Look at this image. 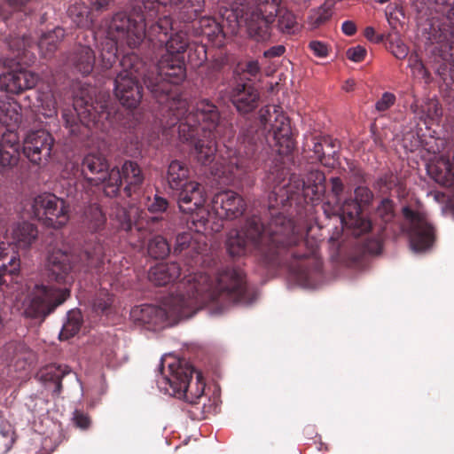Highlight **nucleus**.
Wrapping results in <instances>:
<instances>
[{
  "label": "nucleus",
  "mask_w": 454,
  "mask_h": 454,
  "mask_svg": "<svg viewBox=\"0 0 454 454\" xmlns=\"http://www.w3.org/2000/svg\"><path fill=\"white\" fill-rule=\"evenodd\" d=\"M88 226L92 231L100 229L106 223V217L101 209L94 205L85 213Z\"/></svg>",
  "instance_id": "37"
},
{
  "label": "nucleus",
  "mask_w": 454,
  "mask_h": 454,
  "mask_svg": "<svg viewBox=\"0 0 454 454\" xmlns=\"http://www.w3.org/2000/svg\"><path fill=\"white\" fill-rule=\"evenodd\" d=\"M180 275V267L176 262H161L152 267L149 279L153 284L163 286L174 281Z\"/></svg>",
  "instance_id": "24"
},
{
  "label": "nucleus",
  "mask_w": 454,
  "mask_h": 454,
  "mask_svg": "<svg viewBox=\"0 0 454 454\" xmlns=\"http://www.w3.org/2000/svg\"><path fill=\"white\" fill-rule=\"evenodd\" d=\"M298 4H307L309 0H294Z\"/></svg>",
  "instance_id": "64"
},
{
  "label": "nucleus",
  "mask_w": 454,
  "mask_h": 454,
  "mask_svg": "<svg viewBox=\"0 0 454 454\" xmlns=\"http://www.w3.org/2000/svg\"><path fill=\"white\" fill-rule=\"evenodd\" d=\"M167 180L169 188L176 192L189 183V168L179 160H172L168 168Z\"/></svg>",
  "instance_id": "27"
},
{
  "label": "nucleus",
  "mask_w": 454,
  "mask_h": 454,
  "mask_svg": "<svg viewBox=\"0 0 454 454\" xmlns=\"http://www.w3.org/2000/svg\"><path fill=\"white\" fill-rule=\"evenodd\" d=\"M205 247L206 243L202 239V237L199 236L195 239L190 232H183L176 236L174 253L181 254L185 252L191 254V256H193V254L199 255L205 250Z\"/></svg>",
  "instance_id": "26"
},
{
  "label": "nucleus",
  "mask_w": 454,
  "mask_h": 454,
  "mask_svg": "<svg viewBox=\"0 0 454 454\" xmlns=\"http://www.w3.org/2000/svg\"><path fill=\"white\" fill-rule=\"evenodd\" d=\"M143 212L137 207L131 206L129 210L116 207L111 216L116 222V226L125 231L131 230L133 222L143 218Z\"/></svg>",
  "instance_id": "28"
},
{
  "label": "nucleus",
  "mask_w": 454,
  "mask_h": 454,
  "mask_svg": "<svg viewBox=\"0 0 454 454\" xmlns=\"http://www.w3.org/2000/svg\"><path fill=\"white\" fill-rule=\"evenodd\" d=\"M109 166L106 158L98 153L87 154L82 163V174L91 185L107 184L110 175Z\"/></svg>",
  "instance_id": "18"
},
{
  "label": "nucleus",
  "mask_w": 454,
  "mask_h": 454,
  "mask_svg": "<svg viewBox=\"0 0 454 454\" xmlns=\"http://www.w3.org/2000/svg\"><path fill=\"white\" fill-rule=\"evenodd\" d=\"M0 436L3 445L9 450L15 441V432L13 427L7 421H2L0 424Z\"/></svg>",
  "instance_id": "39"
},
{
  "label": "nucleus",
  "mask_w": 454,
  "mask_h": 454,
  "mask_svg": "<svg viewBox=\"0 0 454 454\" xmlns=\"http://www.w3.org/2000/svg\"><path fill=\"white\" fill-rule=\"evenodd\" d=\"M144 181V175L138 164L127 160L121 168H113L110 170L109 179L104 187V192L109 197L116 195L122 184H125V192L130 194Z\"/></svg>",
  "instance_id": "14"
},
{
  "label": "nucleus",
  "mask_w": 454,
  "mask_h": 454,
  "mask_svg": "<svg viewBox=\"0 0 454 454\" xmlns=\"http://www.w3.org/2000/svg\"><path fill=\"white\" fill-rule=\"evenodd\" d=\"M297 231L292 220L279 215L271 220L269 226L262 228L258 221L249 223L246 230L231 231L229 233L226 247L231 256L245 255L250 246L258 247L262 243L277 247L294 245Z\"/></svg>",
  "instance_id": "5"
},
{
  "label": "nucleus",
  "mask_w": 454,
  "mask_h": 454,
  "mask_svg": "<svg viewBox=\"0 0 454 454\" xmlns=\"http://www.w3.org/2000/svg\"><path fill=\"white\" fill-rule=\"evenodd\" d=\"M67 13L73 22L78 27H89L92 22V20L90 17L89 7L83 3H75L69 6Z\"/></svg>",
  "instance_id": "32"
},
{
  "label": "nucleus",
  "mask_w": 454,
  "mask_h": 454,
  "mask_svg": "<svg viewBox=\"0 0 454 454\" xmlns=\"http://www.w3.org/2000/svg\"><path fill=\"white\" fill-rule=\"evenodd\" d=\"M200 26L201 27V33L209 35L211 31H215L214 29H210V27H215L216 24L215 21L210 18H202L200 20Z\"/></svg>",
  "instance_id": "51"
},
{
  "label": "nucleus",
  "mask_w": 454,
  "mask_h": 454,
  "mask_svg": "<svg viewBox=\"0 0 454 454\" xmlns=\"http://www.w3.org/2000/svg\"><path fill=\"white\" fill-rule=\"evenodd\" d=\"M341 30L346 35H353L356 31V26L353 21L346 20L341 25Z\"/></svg>",
  "instance_id": "53"
},
{
  "label": "nucleus",
  "mask_w": 454,
  "mask_h": 454,
  "mask_svg": "<svg viewBox=\"0 0 454 454\" xmlns=\"http://www.w3.org/2000/svg\"><path fill=\"white\" fill-rule=\"evenodd\" d=\"M415 115L422 120L427 127L438 123L441 120L442 112L439 103L435 98H428L420 104L415 103L411 106Z\"/></svg>",
  "instance_id": "23"
},
{
  "label": "nucleus",
  "mask_w": 454,
  "mask_h": 454,
  "mask_svg": "<svg viewBox=\"0 0 454 454\" xmlns=\"http://www.w3.org/2000/svg\"><path fill=\"white\" fill-rule=\"evenodd\" d=\"M428 199H433L435 202H444L446 200V196L444 193L441 192H430L427 193Z\"/></svg>",
  "instance_id": "56"
},
{
  "label": "nucleus",
  "mask_w": 454,
  "mask_h": 454,
  "mask_svg": "<svg viewBox=\"0 0 454 454\" xmlns=\"http://www.w3.org/2000/svg\"><path fill=\"white\" fill-rule=\"evenodd\" d=\"M313 151H314V153L315 155L317 156V158L322 161L323 160V156L325 154L324 151H323V145L319 142H315L314 143V147H313Z\"/></svg>",
  "instance_id": "57"
},
{
  "label": "nucleus",
  "mask_w": 454,
  "mask_h": 454,
  "mask_svg": "<svg viewBox=\"0 0 454 454\" xmlns=\"http://www.w3.org/2000/svg\"><path fill=\"white\" fill-rule=\"evenodd\" d=\"M195 51L198 52V60H193L192 53L189 54L190 61L193 63L194 66H200L206 59V51L203 46H199Z\"/></svg>",
  "instance_id": "55"
},
{
  "label": "nucleus",
  "mask_w": 454,
  "mask_h": 454,
  "mask_svg": "<svg viewBox=\"0 0 454 454\" xmlns=\"http://www.w3.org/2000/svg\"><path fill=\"white\" fill-rule=\"evenodd\" d=\"M169 110L177 120L178 137L193 145L194 159L202 165L211 163L215 158V139L219 132V113L207 99L190 106L186 99L173 98Z\"/></svg>",
  "instance_id": "4"
},
{
  "label": "nucleus",
  "mask_w": 454,
  "mask_h": 454,
  "mask_svg": "<svg viewBox=\"0 0 454 454\" xmlns=\"http://www.w3.org/2000/svg\"><path fill=\"white\" fill-rule=\"evenodd\" d=\"M355 85H356V82L353 79H348L347 81H345V82L343 83L342 85V89L347 91V92H350L354 90L355 88Z\"/></svg>",
  "instance_id": "59"
},
{
  "label": "nucleus",
  "mask_w": 454,
  "mask_h": 454,
  "mask_svg": "<svg viewBox=\"0 0 454 454\" xmlns=\"http://www.w3.org/2000/svg\"><path fill=\"white\" fill-rule=\"evenodd\" d=\"M172 359L168 364V373L157 379L158 387L165 394L195 403L205 389L201 373L184 361Z\"/></svg>",
  "instance_id": "7"
},
{
  "label": "nucleus",
  "mask_w": 454,
  "mask_h": 454,
  "mask_svg": "<svg viewBox=\"0 0 454 454\" xmlns=\"http://www.w3.org/2000/svg\"><path fill=\"white\" fill-rule=\"evenodd\" d=\"M147 209L151 213H162L168 207V201L166 199L155 195L153 200L148 199Z\"/></svg>",
  "instance_id": "42"
},
{
  "label": "nucleus",
  "mask_w": 454,
  "mask_h": 454,
  "mask_svg": "<svg viewBox=\"0 0 454 454\" xmlns=\"http://www.w3.org/2000/svg\"><path fill=\"white\" fill-rule=\"evenodd\" d=\"M316 175H317V179L318 181L324 180V176H323V175L320 172H317Z\"/></svg>",
  "instance_id": "62"
},
{
  "label": "nucleus",
  "mask_w": 454,
  "mask_h": 454,
  "mask_svg": "<svg viewBox=\"0 0 454 454\" xmlns=\"http://www.w3.org/2000/svg\"><path fill=\"white\" fill-rule=\"evenodd\" d=\"M38 101L40 102L39 107L43 115L53 117L57 114V103L51 90L40 92Z\"/></svg>",
  "instance_id": "35"
},
{
  "label": "nucleus",
  "mask_w": 454,
  "mask_h": 454,
  "mask_svg": "<svg viewBox=\"0 0 454 454\" xmlns=\"http://www.w3.org/2000/svg\"><path fill=\"white\" fill-rule=\"evenodd\" d=\"M231 99L239 113L247 114L257 106L259 93L250 84H238L231 91Z\"/></svg>",
  "instance_id": "20"
},
{
  "label": "nucleus",
  "mask_w": 454,
  "mask_h": 454,
  "mask_svg": "<svg viewBox=\"0 0 454 454\" xmlns=\"http://www.w3.org/2000/svg\"><path fill=\"white\" fill-rule=\"evenodd\" d=\"M20 271V260L16 255L12 256L8 264L0 267V287L12 283Z\"/></svg>",
  "instance_id": "34"
},
{
  "label": "nucleus",
  "mask_w": 454,
  "mask_h": 454,
  "mask_svg": "<svg viewBox=\"0 0 454 454\" xmlns=\"http://www.w3.org/2000/svg\"><path fill=\"white\" fill-rule=\"evenodd\" d=\"M82 325V314L78 309H72L67 315V321L64 323L59 333L60 340H67L78 333Z\"/></svg>",
  "instance_id": "31"
},
{
  "label": "nucleus",
  "mask_w": 454,
  "mask_h": 454,
  "mask_svg": "<svg viewBox=\"0 0 454 454\" xmlns=\"http://www.w3.org/2000/svg\"><path fill=\"white\" fill-rule=\"evenodd\" d=\"M389 50L391 53L399 59H405L409 54L408 46L398 35H395L390 39Z\"/></svg>",
  "instance_id": "38"
},
{
  "label": "nucleus",
  "mask_w": 454,
  "mask_h": 454,
  "mask_svg": "<svg viewBox=\"0 0 454 454\" xmlns=\"http://www.w3.org/2000/svg\"><path fill=\"white\" fill-rule=\"evenodd\" d=\"M112 304V297L107 292H102L93 301V309L96 311L104 312Z\"/></svg>",
  "instance_id": "43"
},
{
  "label": "nucleus",
  "mask_w": 454,
  "mask_h": 454,
  "mask_svg": "<svg viewBox=\"0 0 454 454\" xmlns=\"http://www.w3.org/2000/svg\"><path fill=\"white\" fill-rule=\"evenodd\" d=\"M181 213L189 215L190 228L198 233L207 231L210 210L207 205L205 187L199 182L192 180L175 192Z\"/></svg>",
  "instance_id": "8"
},
{
  "label": "nucleus",
  "mask_w": 454,
  "mask_h": 454,
  "mask_svg": "<svg viewBox=\"0 0 454 454\" xmlns=\"http://www.w3.org/2000/svg\"><path fill=\"white\" fill-rule=\"evenodd\" d=\"M438 11L445 13L449 19L454 21V0H434Z\"/></svg>",
  "instance_id": "48"
},
{
  "label": "nucleus",
  "mask_w": 454,
  "mask_h": 454,
  "mask_svg": "<svg viewBox=\"0 0 454 454\" xmlns=\"http://www.w3.org/2000/svg\"><path fill=\"white\" fill-rule=\"evenodd\" d=\"M32 207L35 216L43 220L48 226L59 228L68 222L67 206L54 194L43 193L36 196Z\"/></svg>",
  "instance_id": "13"
},
{
  "label": "nucleus",
  "mask_w": 454,
  "mask_h": 454,
  "mask_svg": "<svg viewBox=\"0 0 454 454\" xmlns=\"http://www.w3.org/2000/svg\"><path fill=\"white\" fill-rule=\"evenodd\" d=\"M74 255L66 248H53L47 257L48 278L51 281L63 285V287L54 288L45 285H35L33 287L21 286L15 297L17 309L31 318L44 317L51 313L69 296L70 286L74 282Z\"/></svg>",
  "instance_id": "3"
},
{
  "label": "nucleus",
  "mask_w": 454,
  "mask_h": 454,
  "mask_svg": "<svg viewBox=\"0 0 454 454\" xmlns=\"http://www.w3.org/2000/svg\"><path fill=\"white\" fill-rule=\"evenodd\" d=\"M20 106L7 95L0 96V121L12 127L21 121Z\"/></svg>",
  "instance_id": "25"
},
{
  "label": "nucleus",
  "mask_w": 454,
  "mask_h": 454,
  "mask_svg": "<svg viewBox=\"0 0 454 454\" xmlns=\"http://www.w3.org/2000/svg\"><path fill=\"white\" fill-rule=\"evenodd\" d=\"M331 184H332V192L335 196L338 211H339V214L340 215V206L343 203V201L341 200V193L343 191V184L339 177L331 178Z\"/></svg>",
  "instance_id": "46"
},
{
  "label": "nucleus",
  "mask_w": 454,
  "mask_h": 454,
  "mask_svg": "<svg viewBox=\"0 0 454 454\" xmlns=\"http://www.w3.org/2000/svg\"><path fill=\"white\" fill-rule=\"evenodd\" d=\"M18 4H24L27 0H14Z\"/></svg>",
  "instance_id": "63"
},
{
  "label": "nucleus",
  "mask_w": 454,
  "mask_h": 454,
  "mask_svg": "<svg viewBox=\"0 0 454 454\" xmlns=\"http://www.w3.org/2000/svg\"><path fill=\"white\" fill-rule=\"evenodd\" d=\"M245 70L249 75L255 76L260 71L259 63L256 60L248 61Z\"/></svg>",
  "instance_id": "54"
},
{
  "label": "nucleus",
  "mask_w": 454,
  "mask_h": 454,
  "mask_svg": "<svg viewBox=\"0 0 454 454\" xmlns=\"http://www.w3.org/2000/svg\"><path fill=\"white\" fill-rule=\"evenodd\" d=\"M170 251L167 240L161 236H155L150 239L148 244V253L154 258H164Z\"/></svg>",
  "instance_id": "36"
},
{
  "label": "nucleus",
  "mask_w": 454,
  "mask_h": 454,
  "mask_svg": "<svg viewBox=\"0 0 454 454\" xmlns=\"http://www.w3.org/2000/svg\"><path fill=\"white\" fill-rule=\"evenodd\" d=\"M37 238L36 228L28 222H18L13 223L10 229L6 231L4 242L0 243V258L7 254L8 248H28Z\"/></svg>",
  "instance_id": "17"
},
{
  "label": "nucleus",
  "mask_w": 454,
  "mask_h": 454,
  "mask_svg": "<svg viewBox=\"0 0 454 454\" xmlns=\"http://www.w3.org/2000/svg\"><path fill=\"white\" fill-rule=\"evenodd\" d=\"M52 145L53 138L46 130L30 131L24 139L23 153L31 162L39 164L50 157Z\"/></svg>",
  "instance_id": "16"
},
{
  "label": "nucleus",
  "mask_w": 454,
  "mask_h": 454,
  "mask_svg": "<svg viewBox=\"0 0 454 454\" xmlns=\"http://www.w3.org/2000/svg\"><path fill=\"white\" fill-rule=\"evenodd\" d=\"M184 0H157V3L143 2L142 6H134L130 13L118 12L111 19L105 20L99 29L92 33L94 39L101 40L98 46V60L103 68L108 69L115 63L118 48L127 46L129 49L138 47L144 39L165 44L164 54L157 64V76L152 78L145 74V64L135 53L127 54L121 60V71L114 82V93L121 104L128 108L138 106L141 98V87L138 78L143 76L144 82L153 95L161 101L160 98L168 96L169 84L182 82L186 75L184 61L179 56L189 45L187 34L177 31L168 36L172 30V21L168 16L159 19L145 30L146 20L156 15L159 4L176 5Z\"/></svg>",
  "instance_id": "1"
},
{
  "label": "nucleus",
  "mask_w": 454,
  "mask_h": 454,
  "mask_svg": "<svg viewBox=\"0 0 454 454\" xmlns=\"http://www.w3.org/2000/svg\"><path fill=\"white\" fill-rule=\"evenodd\" d=\"M38 75L27 69L19 68L8 71L0 75V90L18 94L35 86Z\"/></svg>",
  "instance_id": "19"
},
{
  "label": "nucleus",
  "mask_w": 454,
  "mask_h": 454,
  "mask_svg": "<svg viewBox=\"0 0 454 454\" xmlns=\"http://www.w3.org/2000/svg\"><path fill=\"white\" fill-rule=\"evenodd\" d=\"M375 35V30L372 27H367L364 30V35L368 40L372 41Z\"/></svg>",
  "instance_id": "60"
},
{
  "label": "nucleus",
  "mask_w": 454,
  "mask_h": 454,
  "mask_svg": "<svg viewBox=\"0 0 454 454\" xmlns=\"http://www.w3.org/2000/svg\"><path fill=\"white\" fill-rule=\"evenodd\" d=\"M278 15V27L286 34H293L297 27L296 18L286 9L277 10L274 0H258L249 6H242L232 11L230 16L234 18L235 24L231 31L236 32L239 27L245 26L248 35L255 41H266L270 35V25Z\"/></svg>",
  "instance_id": "6"
},
{
  "label": "nucleus",
  "mask_w": 454,
  "mask_h": 454,
  "mask_svg": "<svg viewBox=\"0 0 454 454\" xmlns=\"http://www.w3.org/2000/svg\"><path fill=\"white\" fill-rule=\"evenodd\" d=\"M310 51L317 58H325L329 52V47L321 41H311L309 44Z\"/></svg>",
  "instance_id": "47"
},
{
  "label": "nucleus",
  "mask_w": 454,
  "mask_h": 454,
  "mask_svg": "<svg viewBox=\"0 0 454 454\" xmlns=\"http://www.w3.org/2000/svg\"><path fill=\"white\" fill-rule=\"evenodd\" d=\"M284 52L285 47L283 45H276L264 51V56L267 58L279 57Z\"/></svg>",
  "instance_id": "52"
},
{
  "label": "nucleus",
  "mask_w": 454,
  "mask_h": 454,
  "mask_svg": "<svg viewBox=\"0 0 454 454\" xmlns=\"http://www.w3.org/2000/svg\"><path fill=\"white\" fill-rule=\"evenodd\" d=\"M64 35V29L61 27H56L52 31L43 34L37 45L41 55L44 58L51 56L57 50L58 44Z\"/></svg>",
  "instance_id": "30"
},
{
  "label": "nucleus",
  "mask_w": 454,
  "mask_h": 454,
  "mask_svg": "<svg viewBox=\"0 0 454 454\" xmlns=\"http://www.w3.org/2000/svg\"><path fill=\"white\" fill-rule=\"evenodd\" d=\"M260 121L269 131V144L279 155L288 154L294 149L292 131L288 118L280 107L269 106L260 111Z\"/></svg>",
  "instance_id": "9"
},
{
  "label": "nucleus",
  "mask_w": 454,
  "mask_h": 454,
  "mask_svg": "<svg viewBox=\"0 0 454 454\" xmlns=\"http://www.w3.org/2000/svg\"><path fill=\"white\" fill-rule=\"evenodd\" d=\"M32 402H33L32 397H29V399L26 402V405L29 409H31L33 411H37V403H35V405H32Z\"/></svg>",
  "instance_id": "61"
},
{
  "label": "nucleus",
  "mask_w": 454,
  "mask_h": 454,
  "mask_svg": "<svg viewBox=\"0 0 454 454\" xmlns=\"http://www.w3.org/2000/svg\"><path fill=\"white\" fill-rule=\"evenodd\" d=\"M100 118L95 107L82 98H75L73 106L62 111L65 127L70 134L79 133L82 126L91 128L100 121Z\"/></svg>",
  "instance_id": "15"
},
{
  "label": "nucleus",
  "mask_w": 454,
  "mask_h": 454,
  "mask_svg": "<svg viewBox=\"0 0 454 454\" xmlns=\"http://www.w3.org/2000/svg\"><path fill=\"white\" fill-rule=\"evenodd\" d=\"M372 193L367 187L359 186L355 190V200H345L340 206V222L346 228L353 229L356 235L367 232L372 228L369 220L361 214V207L370 203Z\"/></svg>",
  "instance_id": "12"
},
{
  "label": "nucleus",
  "mask_w": 454,
  "mask_h": 454,
  "mask_svg": "<svg viewBox=\"0 0 454 454\" xmlns=\"http://www.w3.org/2000/svg\"><path fill=\"white\" fill-rule=\"evenodd\" d=\"M403 230L407 233L411 249L417 254L428 251L435 240L434 229L427 216L408 207L403 208Z\"/></svg>",
  "instance_id": "10"
},
{
  "label": "nucleus",
  "mask_w": 454,
  "mask_h": 454,
  "mask_svg": "<svg viewBox=\"0 0 454 454\" xmlns=\"http://www.w3.org/2000/svg\"><path fill=\"white\" fill-rule=\"evenodd\" d=\"M408 68H410L413 79L422 81L425 83H428L431 81L430 73L416 52L409 56Z\"/></svg>",
  "instance_id": "33"
},
{
  "label": "nucleus",
  "mask_w": 454,
  "mask_h": 454,
  "mask_svg": "<svg viewBox=\"0 0 454 454\" xmlns=\"http://www.w3.org/2000/svg\"><path fill=\"white\" fill-rule=\"evenodd\" d=\"M207 232H217L223 228V219H235L245 211L244 200L232 191H223L214 195L211 200Z\"/></svg>",
  "instance_id": "11"
},
{
  "label": "nucleus",
  "mask_w": 454,
  "mask_h": 454,
  "mask_svg": "<svg viewBox=\"0 0 454 454\" xmlns=\"http://www.w3.org/2000/svg\"><path fill=\"white\" fill-rule=\"evenodd\" d=\"M244 273L237 269H226L212 278L207 272L189 274L177 283L175 289L163 299L160 307L135 306L130 320L137 325H172L181 318L193 316L204 307L212 315L219 314L231 302L248 305Z\"/></svg>",
  "instance_id": "2"
},
{
  "label": "nucleus",
  "mask_w": 454,
  "mask_h": 454,
  "mask_svg": "<svg viewBox=\"0 0 454 454\" xmlns=\"http://www.w3.org/2000/svg\"><path fill=\"white\" fill-rule=\"evenodd\" d=\"M17 151V145H12L9 148L0 145V167L4 168L12 164L15 160V153Z\"/></svg>",
  "instance_id": "41"
},
{
  "label": "nucleus",
  "mask_w": 454,
  "mask_h": 454,
  "mask_svg": "<svg viewBox=\"0 0 454 454\" xmlns=\"http://www.w3.org/2000/svg\"><path fill=\"white\" fill-rule=\"evenodd\" d=\"M330 16L331 12L328 10L320 8L309 17V22L313 27H317L328 20Z\"/></svg>",
  "instance_id": "44"
},
{
  "label": "nucleus",
  "mask_w": 454,
  "mask_h": 454,
  "mask_svg": "<svg viewBox=\"0 0 454 454\" xmlns=\"http://www.w3.org/2000/svg\"><path fill=\"white\" fill-rule=\"evenodd\" d=\"M10 46L16 51H20L21 49H25L27 46H28V43L27 42L26 38H22L21 42L19 43H11Z\"/></svg>",
  "instance_id": "58"
},
{
  "label": "nucleus",
  "mask_w": 454,
  "mask_h": 454,
  "mask_svg": "<svg viewBox=\"0 0 454 454\" xmlns=\"http://www.w3.org/2000/svg\"><path fill=\"white\" fill-rule=\"evenodd\" d=\"M74 422L82 429H86L90 426V419L88 416L77 411L74 413Z\"/></svg>",
  "instance_id": "50"
},
{
  "label": "nucleus",
  "mask_w": 454,
  "mask_h": 454,
  "mask_svg": "<svg viewBox=\"0 0 454 454\" xmlns=\"http://www.w3.org/2000/svg\"><path fill=\"white\" fill-rule=\"evenodd\" d=\"M226 151L221 156V161L217 163L215 168V176L222 177H229L236 174L239 169L246 167V157L241 154L240 150L233 149L230 146H225Z\"/></svg>",
  "instance_id": "21"
},
{
  "label": "nucleus",
  "mask_w": 454,
  "mask_h": 454,
  "mask_svg": "<svg viewBox=\"0 0 454 454\" xmlns=\"http://www.w3.org/2000/svg\"><path fill=\"white\" fill-rule=\"evenodd\" d=\"M95 54L89 46H80L74 52L72 62L74 67L83 75L89 74L95 64Z\"/></svg>",
  "instance_id": "29"
},
{
  "label": "nucleus",
  "mask_w": 454,
  "mask_h": 454,
  "mask_svg": "<svg viewBox=\"0 0 454 454\" xmlns=\"http://www.w3.org/2000/svg\"><path fill=\"white\" fill-rule=\"evenodd\" d=\"M395 102V96L390 92H385L376 102L375 107L380 112L387 110Z\"/></svg>",
  "instance_id": "45"
},
{
  "label": "nucleus",
  "mask_w": 454,
  "mask_h": 454,
  "mask_svg": "<svg viewBox=\"0 0 454 454\" xmlns=\"http://www.w3.org/2000/svg\"><path fill=\"white\" fill-rule=\"evenodd\" d=\"M376 214L384 223L391 221L394 217L392 201L387 199L382 200L377 208Z\"/></svg>",
  "instance_id": "40"
},
{
  "label": "nucleus",
  "mask_w": 454,
  "mask_h": 454,
  "mask_svg": "<svg viewBox=\"0 0 454 454\" xmlns=\"http://www.w3.org/2000/svg\"><path fill=\"white\" fill-rule=\"evenodd\" d=\"M366 53L367 51L364 47L356 45L347 51V57L353 62H360L365 58Z\"/></svg>",
  "instance_id": "49"
},
{
  "label": "nucleus",
  "mask_w": 454,
  "mask_h": 454,
  "mask_svg": "<svg viewBox=\"0 0 454 454\" xmlns=\"http://www.w3.org/2000/svg\"><path fill=\"white\" fill-rule=\"evenodd\" d=\"M70 370L67 365L51 364L38 372V379L43 386L54 394H59L61 390V380L68 374Z\"/></svg>",
  "instance_id": "22"
}]
</instances>
